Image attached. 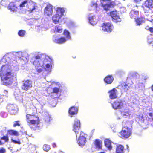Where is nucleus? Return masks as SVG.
I'll use <instances>...</instances> for the list:
<instances>
[{"mask_svg":"<svg viewBox=\"0 0 153 153\" xmlns=\"http://www.w3.org/2000/svg\"><path fill=\"white\" fill-rule=\"evenodd\" d=\"M111 6L112 5L109 4H102V6H101V7H102L105 11H107L109 9Z\"/></svg>","mask_w":153,"mask_h":153,"instance_id":"58836bf2","label":"nucleus"},{"mask_svg":"<svg viewBox=\"0 0 153 153\" xmlns=\"http://www.w3.org/2000/svg\"><path fill=\"white\" fill-rule=\"evenodd\" d=\"M55 10L56 12V14H58L61 17H62L64 15V14L65 11L64 8L59 7H57L55 8Z\"/></svg>","mask_w":153,"mask_h":153,"instance_id":"aec40b11","label":"nucleus"},{"mask_svg":"<svg viewBox=\"0 0 153 153\" xmlns=\"http://www.w3.org/2000/svg\"><path fill=\"white\" fill-rule=\"evenodd\" d=\"M62 28L60 25H57L55 27V32L61 33L62 32Z\"/></svg>","mask_w":153,"mask_h":153,"instance_id":"4c0bfd02","label":"nucleus"},{"mask_svg":"<svg viewBox=\"0 0 153 153\" xmlns=\"http://www.w3.org/2000/svg\"><path fill=\"white\" fill-rule=\"evenodd\" d=\"M98 17L94 15H90L89 16V23L92 25H95L98 21Z\"/></svg>","mask_w":153,"mask_h":153,"instance_id":"ddd939ff","label":"nucleus"},{"mask_svg":"<svg viewBox=\"0 0 153 153\" xmlns=\"http://www.w3.org/2000/svg\"><path fill=\"white\" fill-rule=\"evenodd\" d=\"M62 17L59 16L58 14H56L53 15L52 17V20L53 22L55 24H57L59 23V20Z\"/></svg>","mask_w":153,"mask_h":153,"instance_id":"4be33fe9","label":"nucleus"},{"mask_svg":"<svg viewBox=\"0 0 153 153\" xmlns=\"http://www.w3.org/2000/svg\"><path fill=\"white\" fill-rule=\"evenodd\" d=\"M144 6L149 8L153 7V1L147 0L145 2Z\"/></svg>","mask_w":153,"mask_h":153,"instance_id":"cd10ccee","label":"nucleus"},{"mask_svg":"<svg viewBox=\"0 0 153 153\" xmlns=\"http://www.w3.org/2000/svg\"><path fill=\"white\" fill-rule=\"evenodd\" d=\"M11 141L12 142L15 144H21V142L19 139H17L16 140H13V138L11 139Z\"/></svg>","mask_w":153,"mask_h":153,"instance_id":"de8ad7c7","label":"nucleus"},{"mask_svg":"<svg viewBox=\"0 0 153 153\" xmlns=\"http://www.w3.org/2000/svg\"><path fill=\"white\" fill-rule=\"evenodd\" d=\"M43 148L45 151L48 152L50 149V146L48 145L45 144L43 146Z\"/></svg>","mask_w":153,"mask_h":153,"instance_id":"37998d69","label":"nucleus"},{"mask_svg":"<svg viewBox=\"0 0 153 153\" xmlns=\"http://www.w3.org/2000/svg\"><path fill=\"white\" fill-rule=\"evenodd\" d=\"M105 145L108 149L110 150L112 149V144L113 143L108 139H105L104 141Z\"/></svg>","mask_w":153,"mask_h":153,"instance_id":"f3484780","label":"nucleus"},{"mask_svg":"<svg viewBox=\"0 0 153 153\" xmlns=\"http://www.w3.org/2000/svg\"><path fill=\"white\" fill-rule=\"evenodd\" d=\"M123 125L122 130L119 133L118 136L122 138H128L131 134V128L124 125V122L123 123Z\"/></svg>","mask_w":153,"mask_h":153,"instance_id":"39448f33","label":"nucleus"},{"mask_svg":"<svg viewBox=\"0 0 153 153\" xmlns=\"http://www.w3.org/2000/svg\"><path fill=\"white\" fill-rule=\"evenodd\" d=\"M108 93L110 98L111 99H114L118 97V92L117 90L115 88L110 90Z\"/></svg>","mask_w":153,"mask_h":153,"instance_id":"f8f14e48","label":"nucleus"},{"mask_svg":"<svg viewBox=\"0 0 153 153\" xmlns=\"http://www.w3.org/2000/svg\"><path fill=\"white\" fill-rule=\"evenodd\" d=\"M8 92L7 91H6V90H4V94H7V93Z\"/></svg>","mask_w":153,"mask_h":153,"instance_id":"0e129e2a","label":"nucleus"},{"mask_svg":"<svg viewBox=\"0 0 153 153\" xmlns=\"http://www.w3.org/2000/svg\"><path fill=\"white\" fill-rule=\"evenodd\" d=\"M27 125L31 128H33L32 125H34L38 124L39 123V118L35 117V119H32L30 120H28L27 121Z\"/></svg>","mask_w":153,"mask_h":153,"instance_id":"2eb2a0df","label":"nucleus"},{"mask_svg":"<svg viewBox=\"0 0 153 153\" xmlns=\"http://www.w3.org/2000/svg\"><path fill=\"white\" fill-rule=\"evenodd\" d=\"M138 119L140 123H141V125L142 126L143 128L146 129L147 127H145L144 126L145 125L146 126L148 125L149 123L147 120H144L142 116L140 117Z\"/></svg>","mask_w":153,"mask_h":153,"instance_id":"a211bd4d","label":"nucleus"},{"mask_svg":"<svg viewBox=\"0 0 153 153\" xmlns=\"http://www.w3.org/2000/svg\"><path fill=\"white\" fill-rule=\"evenodd\" d=\"M113 108L114 109H122L124 106L123 102L120 100H117L111 104Z\"/></svg>","mask_w":153,"mask_h":153,"instance_id":"0eeeda50","label":"nucleus"},{"mask_svg":"<svg viewBox=\"0 0 153 153\" xmlns=\"http://www.w3.org/2000/svg\"><path fill=\"white\" fill-rule=\"evenodd\" d=\"M5 149L3 147L0 148V153H5Z\"/></svg>","mask_w":153,"mask_h":153,"instance_id":"603ef678","label":"nucleus"},{"mask_svg":"<svg viewBox=\"0 0 153 153\" xmlns=\"http://www.w3.org/2000/svg\"><path fill=\"white\" fill-rule=\"evenodd\" d=\"M32 87L31 81L28 80L23 81L22 84L21 86L22 89L25 91L28 90Z\"/></svg>","mask_w":153,"mask_h":153,"instance_id":"9d476101","label":"nucleus"},{"mask_svg":"<svg viewBox=\"0 0 153 153\" xmlns=\"http://www.w3.org/2000/svg\"><path fill=\"white\" fill-rule=\"evenodd\" d=\"M14 94L15 96V97L16 100H19V98L21 97V96L20 95H18V96H16L15 93H14Z\"/></svg>","mask_w":153,"mask_h":153,"instance_id":"4d7b16f0","label":"nucleus"},{"mask_svg":"<svg viewBox=\"0 0 153 153\" xmlns=\"http://www.w3.org/2000/svg\"><path fill=\"white\" fill-rule=\"evenodd\" d=\"M53 146V147H55L56 146V145L55 143H53L52 144Z\"/></svg>","mask_w":153,"mask_h":153,"instance_id":"680f3d73","label":"nucleus"},{"mask_svg":"<svg viewBox=\"0 0 153 153\" xmlns=\"http://www.w3.org/2000/svg\"><path fill=\"white\" fill-rule=\"evenodd\" d=\"M59 89L58 88L55 87L53 88V92L51 93V95L52 96L54 94H55V96L54 97L56 98L58 97L59 96L58 95V94L59 92Z\"/></svg>","mask_w":153,"mask_h":153,"instance_id":"72a5a7b5","label":"nucleus"},{"mask_svg":"<svg viewBox=\"0 0 153 153\" xmlns=\"http://www.w3.org/2000/svg\"><path fill=\"white\" fill-rule=\"evenodd\" d=\"M135 20L136 25L138 26L141 25L145 21V18L143 17L137 18Z\"/></svg>","mask_w":153,"mask_h":153,"instance_id":"7c9ffc66","label":"nucleus"},{"mask_svg":"<svg viewBox=\"0 0 153 153\" xmlns=\"http://www.w3.org/2000/svg\"><path fill=\"white\" fill-rule=\"evenodd\" d=\"M23 52L19 51L18 52L16 53L15 55L16 56L19 58V59L22 62V56Z\"/></svg>","mask_w":153,"mask_h":153,"instance_id":"79ce46f5","label":"nucleus"},{"mask_svg":"<svg viewBox=\"0 0 153 153\" xmlns=\"http://www.w3.org/2000/svg\"><path fill=\"white\" fill-rule=\"evenodd\" d=\"M149 30L152 33H153V28L152 27H150L149 28Z\"/></svg>","mask_w":153,"mask_h":153,"instance_id":"13d9d810","label":"nucleus"},{"mask_svg":"<svg viewBox=\"0 0 153 153\" xmlns=\"http://www.w3.org/2000/svg\"><path fill=\"white\" fill-rule=\"evenodd\" d=\"M63 34L66 37V39L67 40L71 39V36L70 35V32L67 30H65L63 32Z\"/></svg>","mask_w":153,"mask_h":153,"instance_id":"c9c22d12","label":"nucleus"},{"mask_svg":"<svg viewBox=\"0 0 153 153\" xmlns=\"http://www.w3.org/2000/svg\"><path fill=\"white\" fill-rule=\"evenodd\" d=\"M8 134L11 135H14L16 136H18L19 135L18 132L17 131L14 130H9Z\"/></svg>","mask_w":153,"mask_h":153,"instance_id":"ea45409f","label":"nucleus"},{"mask_svg":"<svg viewBox=\"0 0 153 153\" xmlns=\"http://www.w3.org/2000/svg\"><path fill=\"white\" fill-rule=\"evenodd\" d=\"M22 64L23 63V61L24 63H26L27 62L28 60L29 59L28 55L27 53L26 52H23L22 56Z\"/></svg>","mask_w":153,"mask_h":153,"instance_id":"b1692460","label":"nucleus"},{"mask_svg":"<svg viewBox=\"0 0 153 153\" xmlns=\"http://www.w3.org/2000/svg\"><path fill=\"white\" fill-rule=\"evenodd\" d=\"M126 147H127V149L128 151L129 150V147L128 146V145H126Z\"/></svg>","mask_w":153,"mask_h":153,"instance_id":"338daca9","label":"nucleus"},{"mask_svg":"<svg viewBox=\"0 0 153 153\" xmlns=\"http://www.w3.org/2000/svg\"><path fill=\"white\" fill-rule=\"evenodd\" d=\"M141 0H134L136 2H139L141 1Z\"/></svg>","mask_w":153,"mask_h":153,"instance_id":"e2e57ef3","label":"nucleus"},{"mask_svg":"<svg viewBox=\"0 0 153 153\" xmlns=\"http://www.w3.org/2000/svg\"><path fill=\"white\" fill-rule=\"evenodd\" d=\"M99 7L97 6L96 3L92 1L91 3L90 6L89 8V10H95L98 11Z\"/></svg>","mask_w":153,"mask_h":153,"instance_id":"c85d7f7f","label":"nucleus"},{"mask_svg":"<svg viewBox=\"0 0 153 153\" xmlns=\"http://www.w3.org/2000/svg\"><path fill=\"white\" fill-rule=\"evenodd\" d=\"M137 75H138V73L132 71L129 73L128 76L131 79H135Z\"/></svg>","mask_w":153,"mask_h":153,"instance_id":"e433bc0d","label":"nucleus"},{"mask_svg":"<svg viewBox=\"0 0 153 153\" xmlns=\"http://www.w3.org/2000/svg\"><path fill=\"white\" fill-rule=\"evenodd\" d=\"M8 8L11 11L14 12H16L18 9L17 6L13 2H11L9 4Z\"/></svg>","mask_w":153,"mask_h":153,"instance_id":"412c9836","label":"nucleus"},{"mask_svg":"<svg viewBox=\"0 0 153 153\" xmlns=\"http://www.w3.org/2000/svg\"><path fill=\"white\" fill-rule=\"evenodd\" d=\"M102 30L108 33L111 32L113 29V26L110 23H104L102 26Z\"/></svg>","mask_w":153,"mask_h":153,"instance_id":"6e6552de","label":"nucleus"},{"mask_svg":"<svg viewBox=\"0 0 153 153\" xmlns=\"http://www.w3.org/2000/svg\"><path fill=\"white\" fill-rule=\"evenodd\" d=\"M138 87L141 89L143 90L144 88V86L143 83H139L138 84Z\"/></svg>","mask_w":153,"mask_h":153,"instance_id":"3c124183","label":"nucleus"},{"mask_svg":"<svg viewBox=\"0 0 153 153\" xmlns=\"http://www.w3.org/2000/svg\"><path fill=\"white\" fill-rule=\"evenodd\" d=\"M66 39L64 37H62L59 38H57L55 36L53 37V41L56 43L62 44L65 43L66 41Z\"/></svg>","mask_w":153,"mask_h":153,"instance_id":"dca6fc26","label":"nucleus"},{"mask_svg":"<svg viewBox=\"0 0 153 153\" xmlns=\"http://www.w3.org/2000/svg\"><path fill=\"white\" fill-rule=\"evenodd\" d=\"M34 61L32 59L31 62L33 63V65L36 67H41L44 68L48 71H51V66L50 65L51 59L48 56L44 55L43 57L42 56L37 55L34 58Z\"/></svg>","mask_w":153,"mask_h":153,"instance_id":"f03ea898","label":"nucleus"},{"mask_svg":"<svg viewBox=\"0 0 153 153\" xmlns=\"http://www.w3.org/2000/svg\"><path fill=\"white\" fill-rule=\"evenodd\" d=\"M1 139L3 140L4 141V143L7 142L8 141L9 139L7 136H4L3 137H1Z\"/></svg>","mask_w":153,"mask_h":153,"instance_id":"8fccbe9b","label":"nucleus"},{"mask_svg":"<svg viewBox=\"0 0 153 153\" xmlns=\"http://www.w3.org/2000/svg\"><path fill=\"white\" fill-rule=\"evenodd\" d=\"M140 100L143 102L144 104H143V105H145V104L148 105L149 103L148 101V98L146 96H145L142 97H140Z\"/></svg>","mask_w":153,"mask_h":153,"instance_id":"2f4dec72","label":"nucleus"},{"mask_svg":"<svg viewBox=\"0 0 153 153\" xmlns=\"http://www.w3.org/2000/svg\"><path fill=\"white\" fill-rule=\"evenodd\" d=\"M110 14L114 22H121V19L117 15V12L116 10L110 12Z\"/></svg>","mask_w":153,"mask_h":153,"instance_id":"9b49d317","label":"nucleus"},{"mask_svg":"<svg viewBox=\"0 0 153 153\" xmlns=\"http://www.w3.org/2000/svg\"><path fill=\"white\" fill-rule=\"evenodd\" d=\"M139 14V12L134 10H132L130 12L129 15L131 18L134 19H136Z\"/></svg>","mask_w":153,"mask_h":153,"instance_id":"a878e982","label":"nucleus"},{"mask_svg":"<svg viewBox=\"0 0 153 153\" xmlns=\"http://www.w3.org/2000/svg\"><path fill=\"white\" fill-rule=\"evenodd\" d=\"M114 78L111 75H109L106 76L104 79L105 82L107 84H111L113 81Z\"/></svg>","mask_w":153,"mask_h":153,"instance_id":"c756f323","label":"nucleus"},{"mask_svg":"<svg viewBox=\"0 0 153 153\" xmlns=\"http://www.w3.org/2000/svg\"><path fill=\"white\" fill-rule=\"evenodd\" d=\"M3 101V99L1 98H0V102H1Z\"/></svg>","mask_w":153,"mask_h":153,"instance_id":"774afa93","label":"nucleus"},{"mask_svg":"<svg viewBox=\"0 0 153 153\" xmlns=\"http://www.w3.org/2000/svg\"><path fill=\"white\" fill-rule=\"evenodd\" d=\"M121 109L120 111L121 116L123 118H130L132 117L131 113L129 109L128 108Z\"/></svg>","mask_w":153,"mask_h":153,"instance_id":"423d86ee","label":"nucleus"},{"mask_svg":"<svg viewBox=\"0 0 153 153\" xmlns=\"http://www.w3.org/2000/svg\"><path fill=\"white\" fill-rule=\"evenodd\" d=\"M14 56L11 53H7L0 61V76L3 84L6 85H11L13 83V76L11 72L12 66L16 68L15 70L18 69V62L12 59Z\"/></svg>","mask_w":153,"mask_h":153,"instance_id":"f257e3e1","label":"nucleus"},{"mask_svg":"<svg viewBox=\"0 0 153 153\" xmlns=\"http://www.w3.org/2000/svg\"><path fill=\"white\" fill-rule=\"evenodd\" d=\"M138 102V101L137 100H135V101L133 102V103L134 104H137Z\"/></svg>","mask_w":153,"mask_h":153,"instance_id":"052dcab7","label":"nucleus"},{"mask_svg":"<svg viewBox=\"0 0 153 153\" xmlns=\"http://www.w3.org/2000/svg\"><path fill=\"white\" fill-rule=\"evenodd\" d=\"M9 0H2L1 2V4L2 6L6 7L9 4Z\"/></svg>","mask_w":153,"mask_h":153,"instance_id":"a19ab883","label":"nucleus"},{"mask_svg":"<svg viewBox=\"0 0 153 153\" xmlns=\"http://www.w3.org/2000/svg\"><path fill=\"white\" fill-rule=\"evenodd\" d=\"M125 72L122 70H117L116 72V74L119 76L125 74Z\"/></svg>","mask_w":153,"mask_h":153,"instance_id":"a18cd8bd","label":"nucleus"},{"mask_svg":"<svg viewBox=\"0 0 153 153\" xmlns=\"http://www.w3.org/2000/svg\"><path fill=\"white\" fill-rule=\"evenodd\" d=\"M1 116L3 117H6L7 116V114L5 112H1Z\"/></svg>","mask_w":153,"mask_h":153,"instance_id":"5fc2aeb1","label":"nucleus"},{"mask_svg":"<svg viewBox=\"0 0 153 153\" xmlns=\"http://www.w3.org/2000/svg\"><path fill=\"white\" fill-rule=\"evenodd\" d=\"M130 84H123L122 85V90H123L124 91H126L129 90L130 88Z\"/></svg>","mask_w":153,"mask_h":153,"instance_id":"f704fd0d","label":"nucleus"},{"mask_svg":"<svg viewBox=\"0 0 153 153\" xmlns=\"http://www.w3.org/2000/svg\"><path fill=\"white\" fill-rule=\"evenodd\" d=\"M4 143H3L1 142V141L0 140V145H3Z\"/></svg>","mask_w":153,"mask_h":153,"instance_id":"69168bd1","label":"nucleus"},{"mask_svg":"<svg viewBox=\"0 0 153 153\" xmlns=\"http://www.w3.org/2000/svg\"><path fill=\"white\" fill-rule=\"evenodd\" d=\"M34 20L35 21H40L41 20V19L40 18H37V19L35 18Z\"/></svg>","mask_w":153,"mask_h":153,"instance_id":"bf43d9fd","label":"nucleus"},{"mask_svg":"<svg viewBox=\"0 0 153 153\" xmlns=\"http://www.w3.org/2000/svg\"><path fill=\"white\" fill-rule=\"evenodd\" d=\"M53 6L50 4H48L44 10L45 16H50L52 15L53 13Z\"/></svg>","mask_w":153,"mask_h":153,"instance_id":"1a4fd4ad","label":"nucleus"},{"mask_svg":"<svg viewBox=\"0 0 153 153\" xmlns=\"http://www.w3.org/2000/svg\"><path fill=\"white\" fill-rule=\"evenodd\" d=\"M124 147L121 145H117L116 148V153H124Z\"/></svg>","mask_w":153,"mask_h":153,"instance_id":"bb28decb","label":"nucleus"},{"mask_svg":"<svg viewBox=\"0 0 153 153\" xmlns=\"http://www.w3.org/2000/svg\"><path fill=\"white\" fill-rule=\"evenodd\" d=\"M80 121L77 119H75L73 125V130L75 132L76 138L78 136L79 137L77 140V143L79 146H82L85 144L86 141L85 136V134L80 131Z\"/></svg>","mask_w":153,"mask_h":153,"instance_id":"7ed1b4c3","label":"nucleus"},{"mask_svg":"<svg viewBox=\"0 0 153 153\" xmlns=\"http://www.w3.org/2000/svg\"><path fill=\"white\" fill-rule=\"evenodd\" d=\"M34 116L33 115H31L30 114H27L26 115L27 121L28 120H30L34 118Z\"/></svg>","mask_w":153,"mask_h":153,"instance_id":"09e8293b","label":"nucleus"},{"mask_svg":"<svg viewBox=\"0 0 153 153\" xmlns=\"http://www.w3.org/2000/svg\"><path fill=\"white\" fill-rule=\"evenodd\" d=\"M7 108L9 110V111L12 114H15L17 112L18 109L16 105L10 104L7 106Z\"/></svg>","mask_w":153,"mask_h":153,"instance_id":"4468645a","label":"nucleus"},{"mask_svg":"<svg viewBox=\"0 0 153 153\" xmlns=\"http://www.w3.org/2000/svg\"><path fill=\"white\" fill-rule=\"evenodd\" d=\"M147 118L151 121L153 120V110L151 108H150L147 111Z\"/></svg>","mask_w":153,"mask_h":153,"instance_id":"6ab92c4d","label":"nucleus"},{"mask_svg":"<svg viewBox=\"0 0 153 153\" xmlns=\"http://www.w3.org/2000/svg\"><path fill=\"white\" fill-rule=\"evenodd\" d=\"M43 115L44 119L46 122L48 123L52 120L51 117L47 112H44Z\"/></svg>","mask_w":153,"mask_h":153,"instance_id":"393cba45","label":"nucleus"},{"mask_svg":"<svg viewBox=\"0 0 153 153\" xmlns=\"http://www.w3.org/2000/svg\"><path fill=\"white\" fill-rule=\"evenodd\" d=\"M20 10L29 13L34 12L38 8L36 4L31 0H24L19 5Z\"/></svg>","mask_w":153,"mask_h":153,"instance_id":"20e7f679","label":"nucleus"},{"mask_svg":"<svg viewBox=\"0 0 153 153\" xmlns=\"http://www.w3.org/2000/svg\"><path fill=\"white\" fill-rule=\"evenodd\" d=\"M25 33L26 32L25 31L23 30H21L19 31L18 34L20 36L23 37L24 36Z\"/></svg>","mask_w":153,"mask_h":153,"instance_id":"c03bdc74","label":"nucleus"},{"mask_svg":"<svg viewBox=\"0 0 153 153\" xmlns=\"http://www.w3.org/2000/svg\"><path fill=\"white\" fill-rule=\"evenodd\" d=\"M78 111V108L77 107L73 106L69 108V113L70 115H73L76 114Z\"/></svg>","mask_w":153,"mask_h":153,"instance_id":"5701e85b","label":"nucleus"},{"mask_svg":"<svg viewBox=\"0 0 153 153\" xmlns=\"http://www.w3.org/2000/svg\"><path fill=\"white\" fill-rule=\"evenodd\" d=\"M35 67V68L36 70V71L38 73H40L42 72L43 70L41 68H42L41 67Z\"/></svg>","mask_w":153,"mask_h":153,"instance_id":"49530a36","label":"nucleus"},{"mask_svg":"<svg viewBox=\"0 0 153 153\" xmlns=\"http://www.w3.org/2000/svg\"><path fill=\"white\" fill-rule=\"evenodd\" d=\"M15 122V123H14L13 124V127H15L17 126H20V125L19 123V121H16Z\"/></svg>","mask_w":153,"mask_h":153,"instance_id":"864d4df0","label":"nucleus"},{"mask_svg":"<svg viewBox=\"0 0 153 153\" xmlns=\"http://www.w3.org/2000/svg\"><path fill=\"white\" fill-rule=\"evenodd\" d=\"M94 144L96 148L100 149L102 147V142L99 139H97L94 142Z\"/></svg>","mask_w":153,"mask_h":153,"instance_id":"473e14b6","label":"nucleus"},{"mask_svg":"<svg viewBox=\"0 0 153 153\" xmlns=\"http://www.w3.org/2000/svg\"><path fill=\"white\" fill-rule=\"evenodd\" d=\"M50 84H49V85L50 86H51V85H53L54 84H56L57 83L56 82H50ZM50 87H51V86H50Z\"/></svg>","mask_w":153,"mask_h":153,"instance_id":"6e6d98bb","label":"nucleus"}]
</instances>
